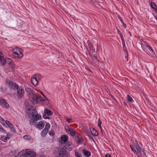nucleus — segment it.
<instances>
[{
	"label": "nucleus",
	"mask_w": 157,
	"mask_h": 157,
	"mask_svg": "<svg viewBox=\"0 0 157 157\" xmlns=\"http://www.w3.org/2000/svg\"><path fill=\"white\" fill-rule=\"evenodd\" d=\"M78 140L77 143H81L83 140L82 138V137L79 134L77 135V136L75 137Z\"/></svg>",
	"instance_id": "nucleus-18"
},
{
	"label": "nucleus",
	"mask_w": 157,
	"mask_h": 157,
	"mask_svg": "<svg viewBox=\"0 0 157 157\" xmlns=\"http://www.w3.org/2000/svg\"><path fill=\"white\" fill-rule=\"evenodd\" d=\"M75 155L76 157H82V155L78 152L75 151Z\"/></svg>",
	"instance_id": "nucleus-37"
},
{
	"label": "nucleus",
	"mask_w": 157,
	"mask_h": 157,
	"mask_svg": "<svg viewBox=\"0 0 157 157\" xmlns=\"http://www.w3.org/2000/svg\"><path fill=\"white\" fill-rule=\"evenodd\" d=\"M135 147L136 148V150L138 151V153H139V154H141V153L142 152V149L140 147L138 144H135Z\"/></svg>",
	"instance_id": "nucleus-16"
},
{
	"label": "nucleus",
	"mask_w": 157,
	"mask_h": 157,
	"mask_svg": "<svg viewBox=\"0 0 157 157\" xmlns=\"http://www.w3.org/2000/svg\"><path fill=\"white\" fill-rule=\"evenodd\" d=\"M25 154H23V155H22L21 157H27V156H26V155H24Z\"/></svg>",
	"instance_id": "nucleus-52"
},
{
	"label": "nucleus",
	"mask_w": 157,
	"mask_h": 157,
	"mask_svg": "<svg viewBox=\"0 0 157 157\" xmlns=\"http://www.w3.org/2000/svg\"><path fill=\"white\" fill-rule=\"evenodd\" d=\"M48 130H46L45 129H44L42 131V132H41V135L42 136H43V137H44L45 136L48 132Z\"/></svg>",
	"instance_id": "nucleus-20"
},
{
	"label": "nucleus",
	"mask_w": 157,
	"mask_h": 157,
	"mask_svg": "<svg viewBox=\"0 0 157 157\" xmlns=\"http://www.w3.org/2000/svg\"><path fill=\"white\" fill-rule=\"evenodd\" d=\"M118 33H121V32H120V31H119L118 32Z\"/></svg>",
	"instance_id": "nucleus-59"
},
{
	"label": "nucleus",
	"mask_w": 157,
	"mask_h": 157,
	"mask_svg": "<svg viewBox=\"0 0 157 157\" xmlns=\"http://www.w3.org/2000/svg\"><path fill=\"white\" fill-rule=\"evenodd\" d=\"M50 127V124L49 123H47L46 124L45 128L44 129H45L46 130H48V129H49Z\"/></svg>",
	"instance_id": "nucleus-31"
},
{
	"label": "nucleus",
	"mask_w": 157,
	"mask_h": 157,
	"mask_svg": "<svg viewBox=\"0 0 157 157\" xmlns=\"http://www.w3.org/2000/svg\"><path fill=\"white\" fill-rule=\"evenodd\" d=\"M5 121L4 120L2 122H1V123L2 124L5 123Z\"/></svg>",
	"instance_id": "nucleus-54"
},
{
	"label": "nucleus",
	"mask_w": 157,
	"mask_h": 157,
	"mask_svg": "<svg viewBox=\"0 0 157 157\" xmlns=\"http://www.w3.org/2000/svg\"><path fill=\"white\" fill-rule=\"evenodd\" d=\"M101 122L99 120L98 121V126L101 129H102V128L101 126Z\"/></svg>",
	"instance_id": "nucleus-39"
},
{
	"label": "nucleus",
	"mask_w": 157,
	"mask_h": 157,
	"mask_svg": "<svg viewBox=\"0 0 157 157\" xmlns=\"http://www.w3.org/2000/svg\"><path fill=\"white\" fill-rule=\"evenodd\" d=\"M127 98L128 101L131 102L133 101L132 98L129 95H127Z\"/></svg>",
	"instance_id": "nucleus-30"
},
{
	"label": "nucleus",
	"mask_w": 157,
	"mask_h": 157,
	"mask_svg": "<svg viewBox=\"0 0 157 157\" xmlns=\"http://www.w3.org/2000/svg\"><path fill=\"white\" fill-rule=\"evenodd\" d=\"M141 47H142V49L143 50L144 52H146L147 53V54H148V52H147V51H146V50L144 48H143V46H142V45H141Z\"/></svg>",
	"instance_id": "nucleus-44"
},
{
	"label": "nucleus",
	"mask_w": 157,
	"mask_h": 157,
	"mask_svg": "<svg viewBox=\"0 0 157 157\" xmlns=\"http://www.w3.org/2000/svg\"><path fill=\"white\" fill-rule=\"evenodd\" d=\"M142 152H143V153L144 155L145 156H146V153L144 151L143 149H142Z\"/></svg>",
	"instance_id": "nucleus-47"
},
{
	"label": "nucleus",
	"mask_w": 157,
	"mask_h": 157,
	"mask_svg": "<svg viewBox=\"0 0 157 157\" xmlns=\"http://www.w3.org/2000/svg\"><path fill=\"white\" fill-rule=\"evenodd\" d=\"M111 155L109 154H107L105 155V157H110Z\"/></svg>",
	"instance_id": "nucleus-45"
},
{
	"label": "nucleus",
	"mask_w": 157,
	"mask_h": 157,
	"mask_svg": "<svg viewBox=\"0 0 157 157\" xmlns=\"http://www.w3.org/2000/svg\"><path fill=\"white\" fill-rule=\"evenodd\" d=\"M0 53H1V54H2V52Z\"/></svg>",
	"instance_id": "nucleus-61"
},
{
	"label": "nucleus",
	"mask_w": 157,
	"mask_h": 157,
	"mask_svg": "<svg viewBox=\"0 0 157 157\" xmlns=\"http://www.w3.org/2000/svg\"><path fill=\"white\" fill-rule=\"evenodd\" d=\"M24 154V150H22L17 155V157H21L22 155H23V154Z\"/></svg>",
	"instance_id": "nucleus-27"
},
{
	"label": "nucleus",
	"mask_w": 157,
	"mask_h": 157,
	"mask_svg": "<svg viewBox=\"0 0 157 157\" xmlns=\"http://www.w3.org/2000/svg\"><path fill=\"white\" fill-rule=\"evenodd\" d=\"M124 105L125 106H126L127 105L126 103L125 102H124L123 103Z\"/></svg>",
	"instance_id": "nucleus-53"
},
{
	"label": "nucleus",
	"mask_w": 157,
	"mask_h": 157,
	"mask_svg": "<svg viewBox=\"0 0 157 157\" xmlns=\"http://www.w3.org/2000/svg\"><path fill=\"white\" fill-rule=\"evenodd\" d=\"M130 147H131L132 151H133V152L135 154V153H136V154H137V153L136 152V150L135 149L134 147L132 145H130Z\"/></svg>",
	"instance_id": "nucleus-34"
},
{
	"label": "nucleus",
	"mask_w": 157,
	"mask_h": 157,
	"mask_svg": "<svg viewBox=\"0 0 157 157\" xmlns=\"http://www.w3.org/2000/svg\"><path fill=\"white\" fill-rule=\"evenodd\" d=\"M0 104L5 108H7L9 106V104L4 98L0 97Z\"/></svg>",
	"instance_id": "nucleus-8"
},
{
	"label": "nucleus",
	"mask_w": 157,
	"mask_h": 157,
	"mask_svg": "<svg viewBox=\"0 0 157 157\" xmlns=\"http://www.w3.org/2000/svg\"><path fill=\"white\" fill-rule=\"evenodd\" d=\"M38 123V124H36L35 126H36L38 129L41 130L44 128L45 125L44 123L42 121H40Z\"/></svg>",
	"instance_id": "nucleus-9"
},
{
	"label": "nucleus",
	"mask_w": 157,
	"mask_h": 157,
	"mask_svg": "<svg viewBox=\"0 0 157 157\" xmlns=\"http://www.w3.org/2000/svg\"><path fill=\"white\" fill-rule=\"evenodd\" d=\"M147 103L151 107H153L154 105H153L151 103V102L148 100H147Z\"/></svg>",
	"instance_id": "nucleus-36"
},
{
	"label": "nucleus",
	"mask_w": 157,
	"mask_h": 157,
	"mask_svg": "<svg viewBox=\"0 0 157 157\" xmlns=\"http://www.w3.org/2000/svg\"><path fill=\"white\" fill-rule=\"evenodd\" d=\"M38 99V100L37 103L39 102H40L42 101H44L43 98L42 97H40L39 96Z\"/></svg>",
	"instance_id": "nucleus-35"
},
{
	"label": "nucleus",
	"mask_w": 157,
	"mask_h": 157,
	"mask_svg": "<svg viewBox=\"0 0 157 157\" xmlns=\"http://www.w3.org/2000/svg\"><path fill=\"white\" fill-rule=\"evenodd\" d=\"M0 131H1L2 132H3V133H4L5 134H7L6 131L3 128L2 126L0 124Z\"/></svg>",
	"instance_id": "nucleus-26"
},
{
	"label": "nucleus",
	"mask_w": 157,
	"mask_h": 157,
	"mask_svg": "<svg viewBox=\"0 0 157 157\" xmlns=\"http://www.w3.org/2000/svg\"><path fill=\"white\" fill-rule=\"evenodd\" d=\"M17 90V93L18 94V97L19 98H22L24 96L25 91L21 86L19 87L18 88L16 89Z\"/></svg>",
	"instance_id": "nucleus-6"
},
{
	"label": "nucleus",
	"mask_w": 157,
	"mask_h": 157,
	"mask_svg": "<svg viewBox=\"0 0 157 157\" xmlns=\"http://www.w3.org/2000/svg\"><path fill=\"white\" fill-rule=\"evenodd\" d=\"M23 138L26 140H29L31 139V136L29 135H25L23 136Z\"/></svg>",
	"instance_id": "nucleus-29"
},
{
	"label": "nucleus",
	"mask_w": 157,
	"mask_h": 157,
	"mask_svg": "<svg viewBox=\"0 0 157 157\" xmlns=\"http://www.w3.org/2000/svg\"><path fill=\"white\" fill-rule=\"evenodd\" d=\"M65 148L68 151H71L74 147V145L72 143L68 142L64 146Z\"/></svg>",
	"instance_id": "nucleus-7"
},
{
	"label": "nucleus",
	"mask_w": 157,
	"mask_h": 157,
	"mask_svg": "<svg viewBox=\"0 0 157 157\" xmlns=\"http://www.w3.org/2000/svg\"><path fill=\"white\" fill-rule=\"evenodd\" d=\"M5 122L6 123V126H8L11 124V122L8 120L5 121Z\"/></svg>",
	"instance_id": "nucleus-40"
},
{
	"label": "nucleus",
	"mask_w": 157,
	"mask_h": 157,
	"mask_svg": "<svg viewBox=\"0 0 157 157\" xmlns=\"http://www.w3.org/2000/svg\"><path fill=\"white\" fill-rule=\"evenodd\" d=\"M154 10L157 13V8L156 7Z\"/></svg>",
	"instance_id": "nucleus-51"
},
{
	"label": "nucleus",
	"mask_w": 157,
	"mask_h": 157,
	"mask_svg": "<svg viewBox=\"0 0 157 157\" xmlns=\"http://www.w3.org/2000/svg\"><path fill=\"white\" fill-rule=\"evenodd\" d=\"M7 60L8 63L10 65L11 68H12L13 67V63L12 60L10 58H7Z\"/></svg>",
	"instance_id": "nucleus-19"
},
{
	"label": "nucleus",
	"mask_w": 157,
	"mask_h": 157,
	"mask_svg": "<svg viewBox=\"0 0 157 157\" xmlns=\"http://www.w3.org/2000/svg\"><path fill=\"white\" fill-rule=\"evenodd\" d=\"M44 113L48 115H51L52 114V113L51 111L47 109H44Z\"/></svg>",
	"instance_id": "nucleus-21"
},
{
	"label": "nucleus",
	"mask_w": 157,
	"mask_h": 157,
	"mask_svg": "<svg viewBox=\"0 0 157 157\" xmlns=\"http://www.w3.org/2000/svg\"><path fill=\"white\" fill-rule=\"evenodd\" d=\"M148 48V50L147 51L150 53H154V51L152 49V48L150 46H149L148 47H147Z\"/></svg>",
	"instance_id": "nucleus-25"
},
{
	"label": "nucleus",
	"mask_w": 157,
	"mask_h": 157,
	"mask_svg": "<svg viewBox=\"0 0 157 157\" xmlns=\"http://www.w3.org/2000/svg\"><path fill=\"white\" fill-rule=\"evenodd\" d=\"M4 120L3 118H2L1 117H0V122H2Z\"/></svg>",
	"instance_id": "nucleus-46"
},
{
	"label": "nucleus",
	"mask_w": 157,
	"mask_h": 157,
	"mask_svg": "<svg viewBox=\"0 0 157 157\" xmlns=\"http://www.w3.org/2000/svg\"><path fill=\"white\" fill-rule=\"evenodd\" d=\"M65 130L67 133L70 134L72 136H75L76 137L77 135L78 134L75 130L68 127L67 128H65Z\"/></svg>",
	"instance_id": "nucleus-5"
},
{
	"label": "nucleus",
	"mask_w": 157,
	"mask_h": 157,
	"mask_svg": "<svg viewBox=\"0 0 157 157\" xmlns=\"http://www.w3.org/2000/svg\"><path fill=\"white\" fill-rule=\"evenodd\" d=\"M120 20L121 21V22L124 25H126L123 22V21H122V19L121 18H120Z\"/></svg>",
	"instance_id": "nucleus-49"
},
{
	"label": "nucleus",
	"mask_w": 157,
	"mask_h": 157,
	"mask_svg": "<svg viewBox=\"0 0 157 157\" xmlns=\"http://www.w3.org/2000/svg\"><path fill=\"white\" fill-rule=\"evenodd\" d=\"M0 62L2 66H4L6 63V60L3 56L0 55Z\"/></svg>",
	"instance_id": "nucleus-17"
},
{
	"label": "nucleus",
	"mask_w": 157,
	"mask_h": 157,
	"mask_svg": "<svg viewBox=\"0 0 157 157\" xmlns=\"http://www.w3.org/2000/svg\"><path fill=\"white\" fill-rule=\"evenodd\" d=\"M21 49L20 48H14L13 49V52L19 53V54H20V58H22L23 57V54L21 53Z\"/></svg>",
	"instance_id": "nucleus-12"
},
{
	"label": "nucleus",
	"mask_w": 157,
	"mask_h": 157,
	"mask_svg": "<svg viewBox=\"0 0 157 157\" xmlns=\"http://www.w3.org/2000/svg\"><path fill=\"white\" fill-rule=\"evenodd\" d=\"M31 96L32 98L36 102H38V100L39 96L36 94L35 93H32Z\"/></svg>",
	"instance_id": "nucleus-14"
},
{
	"label": "nucleus",
	"mask_w": 157,
	"mask_h": 157,
	"mask_svg": "<svg viewBox=\"0 0 157 157\" xmlns=\"http://www.w3.org/2000/svg\"><path fill=\"white\" fill-rule=\"evenodd\" d=\"M90 70V71L91 72V70Z\"/></svg>",
	"instance_id": "nucleus-62"
},
{
	"label": "nucleus",
	"mask_w": 157,
	"mask_h": 157,
	"mask_svg": "<svg viewBox=\"0 0 157 157\" xmlns=\"http://www.w3.org/2000/svg\"><path fill=\"white\" fill-rule=\"evenodd\" d=\"M118 18H119V19H120V18H121V17H120V16H119L118 17Z\"/></svg>",
	"instance_id": "nucleus-58"
},
{
	"label": "nucleus",
	"mask_w": 157,
	"mask_h": 157,
	"mask_svg": "<svg viewBox=\"0 0 157 157\" xmlns=\"http://www.w3.org/2000/svg\"><path fill=\"white\" fill-rule=\"evenodd\" d=\"M43 117L45 119H49V117L48 116V115H46V114H43Z\"/></svg>",
	"instance_id": "nucleus-41"
},
{
	"label": "nucleus",
	"mask_w": 157,
	"mask_h": 157,
	"mask_svg": "<svg viewBox=\"0 0 157 157\" xmlns=\"http://www.w3.org/2000/svg\"><path fill=\"white\" fill-rule=\"evenodd\" d=\"M9 138L7 136H2L1 138V140L3 142H6Z\"/></svg>",
	"instance_id": "nucleus-23"
},
{
	"label": "nucleus",
	"mask_w": 157,
	"mask_h": 157,
	"mask_svg": "<svg viewBox=\"0 0 157 157\" xmlns=\"http://www.w3.org/2000/svg\"><path fill=\"white\" fill-rule=\"evenodd\" d=\"M8 127H9L10 128L11 130L12 131H14L15 129L13 128L14 126L12 124H10V125H9L8 126Z\"/></svg>",
	"instance_id": "nucleus-33"
},
{
	"label": "nucleus",
	"mask_w": 157,
	"mask_h": 157,
	"mask_svg": "<svg viewBox=\"0 0 157 157\" xmlns=\"http://www.w3.org/2000/svg\"><path fill=\"white\" fill-rule=\"evenodd\" d=\"M42 94V95L44 96V97L45 98H46V97H45V95H44V94H43V93L42 94Z\"/></svg>",
	"instance_id": "nucleus-55"
},
{
	"label": "nucleus",
	"mask_w": 157,
	"mask_h": 157,
	"mask_svg": "<svg viewBox=\"0 0 157 157\" xmlns=\"http://www.w3.org/2000/svg\"><path fill=\"white\" fill-rule=\"evenodd\" d=\"M31 82L34 86H36L38 85V81L37 80L36 78H35L34 75L31 78Z\"/></svg>",
	"instance_id": "nucleus-11"
},
{
	"label": "nucleus",
	"mask_w": 157,
	"mask_h": 157,
	"mask_svg": "<svg viewBox=\"0 0 157 157\" xmlns=\"http://www.w3.org/2000/svg\"><path fill=\"white\" fill-rule=\"evenodd\" d=\"M137 155L138 157H142V156L141 155V154H139V153H138L137 154Z\"/></svg>",
	"instance_id": "nucleus-48"
},
{
	"label": "nucleus",
	"mask_w": 157,
	"mask_h": 157,
	"mask_svg": "<svg viewBox=\"0 0 157 157\" xmlns=\"http://www.w3.org/2000/svg\"><path fill=\"white\" fill-rule=\"evenodd\" d=\"M24 150V155H26V156L27 157H34L36 156V155L35 152L32 150L30 149H27L26 150Z\"/></svg>",
	"instance_id": "nucleus-4"
},
{
	"label": "nucleus",
	"mask_w": 157,
	"mask_h": 157,
	"mask_svg": "<svg viewBox=\"0 0 157 157\" xmlns=\"http://www.w3.org/2000/svg\"><path fill=\"white\" fill-rule=\"evenodd\" d=\"M39 92L41 94H42V92H41V91L39 90Z\"/></svg>",
	"instance_id": "nucleus-56"
},
{
	"label": "nucleus",
	"mask_w": 157,
	"mask_h": 157,
	"mask_svg": "<svg viewBox=\"0 0 157 157\" xmlns=\"http://www.w3.org/2000/svg\"><path fill=\"white\" fill-rule=\"evenodd\" d=\"M121 39L122 40H123V36H121Z\"/></svg>",
	"instance_id": "nucleus-57"
},
{
	"label": "nucleus",
	"mask_w": 157,
	"mask_h": 157,
	"mask_svg": "<svg viewBox=\"0 0 157 157\" xmlns=\"http://www.w3.org/2000/svg\"><path fill=\"white\" fill-rule=\"evenodd\" d=\"M92 139L93 140H94V139L93 137L92 138Z\"/></svg>",
	"instance_id": "nucleus-60"
},
{
	"label": "nucleus",
	"mask_w": 157,
	"mask_h": 157,
	"mask_svg": "<svg viewBox=\"0 0 157 157\" xmlns=\"http://www.w3.org/2000/svg\"><path fill=\"white\" fill-rule=\"evenodd\" d=\"M90 130L92 135L95 136H97L98 135V132L94 128H90Z\"/></svg>",
	"instance_id": "nucleus-13"
},
{
	"label": "nucleus",
	"mask_w": 157,
	"mask_h": 157,
	"mask_svg": "<svg viewBox=\"0 0 157 157\" xmlns=\"http://www.w3.org/2000/svg\"><path fill=\"white\" fill-rule=\"evenodd\" d=\"M68 139V137L65 135H63L61 137L60 142L63 143V142L66 143Z\"/></svg>",
	"instance_id": "nucleus-10"
},
{
	"label": "nucleus",
	"mask_w": 157,
	"mask_h": 157,
	"mask_svg": "<svg viewBox=\"0 0 157 157\" xmlns=\"http://www.w3.org/2000/svg\"><path fill=\"white\" fill-rule=\"evenodd\" d=\"M66 120L67 122H68L69 123H70V121L71 120V119H69L67 118H66Z\"/></svg>",
	"instance_id": "nucleus-43"
},
{
	"label": "nucleus",
	"mask_w": 157,
	"mask_h": 157,
	"mask_svg": "<svg viewBox=\"0 0 157 157\" xmlns=\"http://www.w3.org/2000/svg\"><path fill=\"white\" fill-rule=\"evenodd\" d=\"M28 113L29 115L31 116L32 117L29 122V124L31 125H33L36 121L41 119V115L37 113L35 109H28Z\"/></svg>",
	"instance_id": "nucleus-1"
},
{
	"label": "nucleus",
	"mask_w": 157,
	"mask_h": 157,
	"mask_svg": "<svg viewBox=\"0 0 157 157\" xmlns=\"http://www.w3.org/2000/svg\"><path fill=\"white\" fill-rule=\"evenodd\" d=\"M82 151L85 157H88L90 155V152L89 151H87L86 149H83Z\"/></svg>",
	"instance_id": "nucleus-15"
},
{
	"label": "nucleus",
	"mask_w": 157,
	"mask_h": 157,
	"mask_svg": "<svg viewBox=\"0 0 157 157\" xmlns=\"http://www.w3.org/2000/svg\"><path fill=\"white\" fill-rule=\"evenodd\" d=\"M143 45L144 46H145L146 47H148L149 46H150L148 43L146 41H144L143 42Z\"/></svg>",
	"instance_id": "nucleus-38"
},
{
	"label": "nucleus",
	"mask_w": 157,
	"mask_h": 157,
	"mask_svg": "<svg viewBox=\"0 0 157 157\" xmlns=\"http://www.w3.org/2000/svg\"><path fill=\"white\" fill-rule=\"evenodd\" d=\"M0 117H1L0 116Z\"/></svg>",
	"instance_id": "nucleus-63"
},
{
	"label": "nucleus",
	"mask_w": 157,
	"mask_h": 157,
	"mask_svg": "<svg viewBox=\"0 0 157 157\" xmlns=\"http://www.w3.org/2000/svg\"><path fill=\"white\" fill-rule=\"evenodd\" d=\"M54 132L53 131L50 132H49V135L50 136H53L54 135Z\"/></svg>",
	"instance_id": "nucleus-42"
},
{
	"label": "nucleus",
	"mask_w": 157,
	"mask_h": 157,
	"mask_svg": "<svg viewBox=\"0 0 157 157\" xmlns=\"http://www.w3.org/2000/svg\"><path fill=\"white\" fill-rule=\"evenodd\" d=\"M57 157H69V155L67 151L62 148H57L54 152Z\"/></svg>",
	"instance_id": "nucleus-2"
},
{
	"label": "nucleus",
	"mask_w": 157,
	"mask_h": 157,
	"mask_svg": "<svg viewBox=\"0 0 157 157\" xmlns=\"http://www.w3.org/2000/svg\"><path fill=\"white\" fill-rule=\"evenodd\" d=\"M6 83L8 87L11 90H16L19 87L18 85L8 79L6 80Z\"/></svg>",
	"instance_id": "nucleus-3"
},
{
	"label": "nucleus",
	"mask_w": 157,
	"mask_h": 157,
	"mask_svg": "<svg viewBox=\"0 0 157 157\" xmlns=\"http://www.w3.org/2000/svg\"><path fill=\"white\" fill-rule=\"evenodd\" d=\"M150 5L151 8L154 9L156 7V5L154 2H150Z\"/></svg>",
	"instance_id": "nucleus-28"
},
{
	"label": "nucleus",
	"mask_w": 157,
	"mask_h": 157,
	"mask_svg": "<svg viewBox=\"0 0 157 157\" xmlns=\"http://www.w3.org/2000/svg\"><path fill=\"white\" fill-rule=\"evenodd\" d=\"M34 76L35 77V78H36V79L38 81V80H40L41 78V75L39 74L34 75Z\"/></svg>",
	"instance_id": "nucleus-24"
},
{
	"label": "nucleus",
	"mask_w": 157,
	"mask_h": 157,
	"mask_svg": "<svg viewBox=\"0 0 157 157\" xmlns=\"http://www.w3.org/2000/svg\"><path fill=\"white\" fill-rule=\"evenodd\" d=\"M2 124L4 126H5V127H7V126H6V123L5 122V123H4V124Z\"/></svg>",
	"instance_id": "nucleus-50"
},
{
	"label": "nucleus",
	"mask_w": 157,
	"mask_h": 157,
	"mask_svg": "<svg viewBox=\"0 0 157 157\" xmlns=\"http://www.w3.org/2000/svg\"><path fill=\"white\" fill-rule=\"evenodd\" d=\"M88 45L90 48V49L92 51H94V48L91 43H89Z\"/></svg>",
	"instance_id": "nucleus-32"
},
{
	"label": "nucleus",
	"mask_w": 157,
	"mask_h": 157,
	"mask_svg": "<svg viewBox=\"0 0 157 157\" xmlns=\"http://www.w3.org/2000/svg\"><path fill=\"white\" fill-rule=\"evenodd\" d=\"M20 54L19 53L17 52H13L12 56L15 58H18L19 59H21L22 58H20Z\"/></svg>",
	"instance_id": "nucleus-22"
}]
</instances>
